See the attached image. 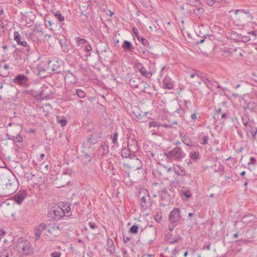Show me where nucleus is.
<instances>
[{
  "label": "nucleus",
  "instance_id": "1",
  "mask_svg": "<svg viewBox=\"0 0 257 257\" xmlns=\"http://www.w3.org/2000/svg\"><path fill=\"white\" fill-rule=\"evenodd\" d=\"M16 249L20 257L29 255L33 253L32 245L27 240L20 239L18 241Z\"/></svg>",
  "mask_w": 257,
  "mask_h": 257
},
{
  "label": "nucleus",
  "instance_id": "2",
  "mask_svg": "<svg viewBox=\"0 0 257 257\" xmlns=\"http://www.w3.org/2000/svg\"><path fill=\"white\" fill-rule=\"evenodd\" d=\"M182 216L180 210L178 208H174L170 211L168 216V229L173 231L174 228L181 224Z\"/></svg>",
  "mask_w": 257,
  "mask_h": 257
},
{
  "label": "nucleus",
  "instance_id": "3",
  "mask_svg": "<svg viewBox=\"0 0 257 257\" xmlns=\"http://www.w3.org/2000/svg\"><path fill=\"white\" fill-rule=\"evenodd\" d=\"M18 181L14 176L5 188H1L0 191L1 196H8L15 193L18 189Z\"/></svg>",
  "mask_w": 257,
  "mask_h": 257
},
{
  "label": "nucleus",
  "instance_id": "4",
  "mask_svg": "<svg viewBox=\"0 0 257 257\" xmlns=\"http://www.w3.org/2000/svg\"><path fill=\"white\" fill-rule=\"evenodd\" d=\"M21 127L15 124L14 127L10 130V134H6V139L12 141L14 143H22L23 138L21 134Z\"/></svg>",
  "mask_w": 257,
  "mask_h": 257
},
{
  "label": "nucleus",
  "instance_id": "5",
  "mask_svg": "<svg viewBox=\"0 0 257 257\" xmlns=\"http://www.w3.org/2000/svg\"><path fill=\"white\" fill-rule=\"evenodd\" d=\"M167 159L176 161H181L186 156L185 153L180 147H176L168 153H165Z\"/></svg>",
  "mask_w": 257,
  "mask_h": 257
},
{
  "label": "nucleus",
  "instance_id": "6",
  "mask_svg": "<svg viewBox=\"0 0 257 257\" xmlns=\"http://www.w3.org/2000/svg\"><path fill=\"white\" fill-rule=\"evenodd\" d=\"M121 156L123 158H129L131 159H135V161L139 163V166L137 167V169H139L141 167L142 162L140 159L137 158L135 153L132 152V151H130V148L124 147L121 150Z\"/></svg>",
  "mask_w": 257,
  "mask_h": 257
},
{
  "label": "nucleus",
  "instance_id": "7",
  "mask_svg": "<svg viewBox=\"0 0 257 257\" xmlns=\"http://www.w3.org/2000/svg\"><path fill=\"white\" fill-rule=\"evenodd\" d=\"M13 82L18 85L24 87H27L29 86V78L24 74H18L13 79Z\"/></svg>",
  "mask_w": 257,
  "mask_h": 257
},
{
  "label": "nucleus",
  "instance_id": "8",
  "mask_svg": "<svg viewBox=\"0 0 257 257\" xmlns=\"http://www.w3.org/2000/svg\"><path fill=\"white\" fill-rule=\"evenodd\" d=\"M48 69L52 70L56 74L60 73L61 72V67L58 61L57 60H49L48 62Z\"/></svg>",
  "mask_w": 257,
  "mask_h": 257
},
{
  "label": "nucleus",
  "instance_id": "9",
  "mask_svg": "<svg viewBox=\"0 0 257 257\" xmlns=\"http://www.w3.org/2000/svg\"><path fill=\"white\" fill-rule=\"evenodd\" d=\"M127 147L130 148V151H132V152L136 153L138 151V142L134 136H130L128 137Z\"/></svg>",
  "mask_w": 257,
  "mask_h": 257
},
{
  "label": "nucleus",
  "instance_id": "10",
  "mask_svg": "<svg viewBox=\"0 0 257 257\" xmlns=\"http://www.w3.org/2000/svg\"><path fill=\"white\" fill-rule=\"evenodd\" d=\"M136 67L137 69L140 72L142 76L148 78H149L152 76V73L147 71L142 63H137L136 64Z\"/></svg>",
  "mask_w": 257,
  "mask_h": 257
},
{
  "label": "nucleus",
  "instance_id": "11",
  "mask_svg": "<svg viewBox=\"0 0 257 257\" xmlns=\"http://www.w3.org/2000/svg\"><path fill=\"white\" fill-rule=\"evenodd\" d=\"M26 191L23 190L19 191V192L15 194L13 198V200L17 204L20 205L26 198Z\"/></svg>",
  "mask_w": 257,
  "mask_h": 257
},
{
  "label": "nucleus",
  "instance_id": "12",
  "mask_svg": "<svg viewBox=\"0 0 257 257\" xmlns=\"http://www.w3.org/2000/svg\"><path fill=\"white\" fill-rule=\"evenodd\" d=\"M204 82L206 86L212 91L214 90L215 88H220V86L218 82L214 80H211L207 78L205 80Z\"/></svg>",
  "mask_w": 257,
  "mask_h": 257
},
{
  "label": "nucleus",
  "instance_id": "13",
  "mask_svg": "<svg viewBox=\"0 0 257 257\" xmlns=\"http://www.w3.org/2000/svg\"><path fill=\"white\" fill-rule=\"evenodd\" d=\"M53 216L55 220H59L64 216L65 215V211L61 208H57L53 210Z\"/></svg>",
  "mask_w": 257,
  "mask_h": 257
},
{
  "label": "nucleus",
  "instance_id": "14",
  "mask_svg": "<svg viewBox=\"0 0 257 257\" xmlns=\"http://www.w3.org/2000/svg\"><path fill=\"white\" fill-rule=\"evenodd\" d=\"M174 82L170 78L168 75H166L163 80V84L164 87L169 89H171L173 88Z\"/></svg>",
  "mask_w": 257,
  "mask_h": 257
},
{
  "label": "nucleus",
  "instance_id": "15",
  "mask_svg": "<svg viewBox=\"0 0 257 257\" xmlns=\"http://www.w3.org/2000/svg\"><path fill=\"white\" fill-rule=\"evenodd\" d=\"M51 94V91L48 87L44 86L41 88L40 95L42 99H47L49 98Z\"/></svg>",
  "mask_w": 257,
  "mask_h": 257
},
{
  "label": "nucleus",
  "instance_id": "16",
  "mask_svg": "<svg viewBox=\"0 0 257 257\" xmlns=\"http://www.w3.org/2000/svg\"><path fill=\"white\" fill-rule=\"evenodd\" d=\"M65 80L72 84L75 83L77 81L76 76L70 70H68L67 72V73L65 76Z\"/></svg>",
  "mask_w": 257,
  "mask_h": 257
},
{
  "label": "nucleus",
  "instance_id": "17",
  "mask_svg": "<svg viewBox=\"0 0 257 257\" xmlns=\"http://www.w3.org/2000/svg\"><path fill=\"white\" fill-rule=\"evenodd\" d=\"M122 48L126 52H132L134 49L132 44L128 41L124 40L122 44Z\"/></svg>",
  "mask_w": 257,
  "mask_h": 257
},
{
  "label": "nucleus",
  "instance_id": "18",
  "mask_svg": "<svg viewBox=\"0 0 257 257\" xmlns=\"http://www.w3.org/2000/svg\"><path fill=\"white\" fill-rule=\"evenodd\" d=\"M14 39L17 42L18 45H26V41L25 40L22 41L21 36L18 32L15 31L14 34Z\"/></svg>",
  "mask_w": 257,
  "mask_h": 257
},
{
  "label": "nucleus",
  "instance_id": "19",
  "mask_svg": "<svg viewBox=\"0 0 257 257\" xmlns=\"http://www.w3.org/2000/svg\"><path fill=\"white\" fill-rule=\"evenodd\" d=\"M107 245L108 246L107 251H108L110 254H114L115 251V248L113 240L110 238H108Z\"/></svg>",
  "mask_w": 257,
  "mask_h": 257
},
{
  "label": "nucleus",
  "instance_id": "20",
  "mask_svg": "<svg viewBox=\"0 0 257 257\" xmlns=\"http://www.w3.org/2000/svg\"><path fill=\"white\" fill-rule=\"evenodd\" d=\"M132 86L135 88H139L142 91L145 92H147V88L150 87L149 84L145 82H141L139 84H137V85H133L132 84Z\"/></svg>",
  "mask_w": 257,
  "mask_h": 257
},
{
  "label": "nucleus",
  "instance_id": "21",
  "mask_svg": "<svg viewBox=\"0 0 257 257\" xmlns=\"http://www.w3.org/2000/svg\"><path fill=\"white\" fill-rule=\"evenodd\" d=\"M118 136V134L116 132H115L113 134L111 135L112 143L113 144L111 148L113 149V150L117 149L119 147V144L117 142Z\"/></svg>",
  "mask_w": 257,
  "mask_h": 257
},
{
  "label": "nucleus",
  "instance_id": "22",
  "mask_svg": "<svg viewBox=\"0 0 257 257\" xmlns=\"http://www.w3.org/2000/svg\"><path fill=\"white\" fill-rule=\"evenodd\" d=\"M180 136L182 141L187 146L191 147L192 146V143L190 139L183 133L180 134Z\"/></svg>",
  "mask_w": 257,
  "mask_h": 257
},
{
  "label": "nucleus",
  "instance_id": "23",
  "mask_svg": "<svg viewBox=\"0 0 257 257\" xmlns=\"http://www.w3.org/2000/svg\"><path fill=\"white\" fill-rule=\"evenodd\" d=\"M44 182V179L42 177V174L40 173L35 174V177L33 178L32 183L35 185H41Z\"/></svg>",
  "mask_w": 257,
  "mask_h": 257
},
{
  "label": "nucleus",
  "instance_id": "24",
  "mask_svg": "<svg viewBox=\"0 0 257 257\" xmlns=\"http://www.w3.org/2000/svg\"><path fill=\"white\" fill-rule=\"evenodd\" d=\"M166 239L168 242L171 244H174L176 242H177L179 239H180L181 237H173V235L171 233H168L166 235Z\"/></svg>",
  "mask_w": 257,
  "mask_h": 257
},
{
  "label": "nucleus",
  "instance_id": "25",
  "mask_svg": "<svg viewBox=\"0 0 257 257\" xmlns=\"http://www.w3.org/2000/svg\"><path fill=\"white\" fill-rule=\"evenodd\" d=\"M245 126L246 127L245 131L246 133V136L247 137H248V132L251 133H252V131L253 132L255 130H257V127L255 125V123L253 121L249 122V124H248L247 126Z\"/></svg>",
  "mask_w": 257,
  "mask_h": 257
},
{
  "label": "nucleus",
  "instance_id": "26",
  "mask_svg": "<svg viewBox=\"0 0 257 257\" xmlns=\"http://www.w3.org/2000/svg\"><path fill=\"white\" fill-rule=\"evenodd\" d=\"M178 170H177L176 168L174 169V172L175 174L177 175L178 176H186L187 175V171L186 170L182 167L181 166H178Z\"/></svg>",
  "mask_w": 257,
  "mask_h": 257
},
{
  "label": "nucleus",
  "instance_id": "27",
  "mask_svg": "<svg viewBox=\"0 0 257 257\" xmlns=\"http://www.w3.org/2000/svg\"><path fill=\"white\" fill-rule=\"evenodd\" d=\"M23 48H22V51L26 55H28L30 54H32L33 52V50L31 49V46L29 45L26 42V45L22 46Z\"/></svg>",
  "mask_w": 257,
  "mask_h": 257
},
{
  "label": "nucleus",
  "instance_id": "28",
  "mask_svg": "<svg viewBox=\"0 0 257 257\" xmlns=\"http://www.w3.org/2000/svg\"><path fill=\"white\" fill-rule=\"evenodd\" d=\"M59 229V227L55 224H49L48 226L47 231L51 234H54V232Z\"/></svg>",
  "mask_w": 257,
  "mask_h": 257
},
{
  "label": "nucleus",
  "instance_id": "29",
  "mask_svg": "<svg viewBox=\"0 0 257 257\" xmlns=\"http://www.w3.org/2000/svg\"><path fill=\"white\" fill-rule=\"evenodd\" d=\"M161 197L164 200H168L170 197V195L167 189H164L160 193Z\"/></svg>",
  "mask_w": 257,
  "mask_h": 257
},
{
  "label": "nucleus",
  "instance_id": "30",
  "mask_svg": "<svg viewBox=\"0 0 257 257\" xmlns=\"http://www.w3.org/2000/svg\"><path fill=\"white\" fill-rule=\"evenodd\" d=\"M138 41L142 43V44L149 49H152V47L150 45L148 40L147 39L144 38L142 37H138Z\"/></svg>",
  "mask_w": 257,
  "mask_h": 257
},
{
  "label": "nucleus",
  "instance_id": "31",
  "mask_svg": "<svg viewBox=\"0 0 257 257\" xmlns=\"http://www.w3.org/2000/svg\"><path fill=\"white\" fill-rule=\"evenodd\" d=\"M199 154L198 151H191L190 153L189 157L190 159L194 161H196L199 159Z\"/></svg>",
  "mask_w": 257,
  "mask_h": 257
},
{
  "label": "nucleus",
  "instance_id": "32",
  "mask_svg": "<svg viewBox=\"0 0 257 257\" xmlns=\"http://www.w3.org/2000/svg\"><path fill=\"white\" fill-rule=\"evenodd\" d=\"M52 13L60 22H62L64 20V17L61 15L60 11H52Z\"/></svg>",
  "mask_w": 257,
  "mask_h": 257
},
{
  "label": "nucleus",
  "instance_id": "33",
  "mask_svg": "<svg viewBox=\"0 0 257 257\" xmlns=\"http://www.w3.org/2000/svg\"><path fill=\"white\" fill-rule=\"evenodd\" d=\"M75 41L76 43V45L78 47H80L87 42L86 39L83 38H80L79 37H75Z\"/></svg>",
  "mask_w": 257,
  "mask_h": 257
},
{
  "label": "nucleus",
  "instance_id": "34",
  "mask_svg": "<svg viewBox=\"0 0 257 257\" xmlns=\"http://www.w3.org/2000/svg\"><path fill=\"white\" fill-rule=\"evenodd\" d=\"M149 202L147 200L146 197L143 196L141 199V206L143 209H146L148 208Z\"/></svg>",
  "mask_w": 257,
  "mask_h": 257
},
{
  "label": "nucleus",
  "instance_id": "35",
  "mask_svg": "<svg viewBox=\"0 0 257 257\" xmlns=\"http://www.w3.org/2000/svg\"><path fill=\"white\" fill-rule=\"evenodd\" d=\"M242 123L245 126H247L248 124H249V122H251V120H250L248 116L247 115H243L241 117Z\"/></svg>",
  "mask_w": 257,
  "mask_h": 257
},
{
  "label": "nucleus",
  "instance_id": "36",
  "mask_svg": "<svg viewBox=\"0 0 257 257\" xmlns=\"http://www.w3.org/2000/svg\"><path fill=\"white\" fill-rule=\"evenodd\" d=\"M148 113V112H145L143 113V114H141V113H138L137 114H136V117L139 120H140L141 122H144L146 120L143 119V118L144 116H146Z\"/></svg>",
  "mask_w": 257,
  "mask_h": 257
},
{
  "label": "nucleus",
  "instance_id": "37",
  "mask_svg": "<svg viewBox=\"0 0 257 257\" xmlns=\"http://www.w3.org/2000/svg\"><path fill=\"white\" fill-rule=\"evenodd\" d=\"M76 93L79 97L81 98H83L86 96V93L82 90L80 89L76 90Z\"/></svg>",
  "mask_w": 257,
  "mask_h": 257
},
{
  "label": "nucleus",
  "instance_id": "38",
  "mask_svg": "<svg viewBox=\"0 0 257 257\" xmlns=\"http://www.w3.org/2000/svg\"><path fill=\"white\" fill-rule=\"evenodd\" d=\"M139 226L137 225H133L130 228V232L133 234H137L138 232Z\"/></svg>",
  "mask_w": 257,
  "mask_h": 257
},
{
  "label": "nucleus",
  "instance_id": "39",
  "mask_svg": "<svg viewBox=\"0 0 257 257\" xmlns=\"http://www.w3.org/2000/svg\"><path fill=\"white\" fill-rule=\"evenodd\" d=\"M34 32H36L37 33H40L41 34H43L44 33L43 31V29L42 27H41L40 25H36L34 27Z\"/></svg>",
  "mask_w": 257,
  "mask_h": 257
},
{
  "label": "nucleus",
  "instance_id": "40",
  "mask_svg": "<svg viewBox=\"0 0 257 257\" xmlns=\"http://www.w3.org/2000/svg\"><path fill=\"white\" fill-rule=\"evenodd\" d=\"M238 13H241L242 14L245 13L246 15H247V16L250 18V19H253V17H252V15L249 12H246L245 10H237L235 11V13L236 14Z\"/></svg>",
  "mask_w": 257,
  "mask_h": 257
},
{
  "label": "nucleus",
  "instance_id": "41",
  "mask_svg": "<svg viewBox=\"0 0 257 257\" xmlns=\"http://www.w3.org/2000/svg\"><path fill=\"white\" fill-rule=\"evenodd\" d=\"M183 194L187 198H190L192 194L190 190L188 189H184V190L182 191Z\"/></svg>",
  "mask_w": 257,
  "mask_h": 257
},
{
  "label": "nucleus",
  "instance_id": "42",
  "mask_svg": "<svg viewBox=\"0 0 257 257\" xmlns=\"http://www.w3.org/2000/svg\"><path fill=\"white\" fill-rule=\"evenodd\" d=\"M161 125V123L157 121H150L149 123V127L150 128L152 127H159Z\"/></svg>",
  "mask_w": 257,
  "mask_h": 257
},
{
  "label": "nucleus",
  "instance_id": "43",
  "mask_svg": "<svg viewBox=\"0 0 257 257\" xmlns=\"http://www.w3.org/2000/svg\"><path fill=\"white\" fill-rule=\"evenodd\" d=\"M174 113H178L180 116H182L184 115V111L181 108V106L179 105L178 107L174 111Z\"/></svg>",
  "mask_w": 257,
  "mask_h": 257
},
{
  "label": "nucleus",
  "instance_id": "44",
  "mask_svg": "<svg viewBox=\"0 0 257 257\" xmlns=\"http://www.w3.org/2000/svg\"><path fill=\"white\" fill-rule=\"evenodd\" d=\"M92 50V47L90 45H87L84 47V51L87 52L86 54V56H90L91 53L90 51Z\"/></svg>",
  "mask_w": 257,
  "mask_h": 257
},
{
  "label": "nucleus",
  "instance_id": "45",
  "mask_svg": "<svg viewBox=\"0 0 257 257\" xmlns=\"http://www.w3.org/2000/svg\"><path fill=\"white\" fill-rule=\"evenodd\" d=\"M42 231L39 230L37 227L35 230V235L36 240H39L40 238Z\"/></svg>",
  "mask_w": 257,
  "mask_h": 257
},
{
  "label": "nucleus",
  "instance_id": "46",
  "mask_svg": "<svg viewBox=\"0 0 257 257\" xmlns=\"http://www.w3.org/2000/svg\"><path fill=\"white\" fill-rule=\"evenodd\" d=\"M58 122L61 124L62 126H65L67 124V120L64 116L60 119H58Z\"/></svg>",
  "mask_w": 257,
  "mask_h": 257
},
{
  "label": "nucleus",
  "instance_id": "47",
  "mask_svg": "<svg viewBox=\"0 0 257 257\" xmlns=\"http://www.w3.org/2000/svg\"><path fill=\"white\" fill-rule=\"evenodd\" d=\"M59 43L63 51H66L68 50V47L66 44H65V42L63 40H60L59 41Z\"/></svg>",
  "mask_w": 257,
  "mask_h": 257
},
{
  "label": "nucleus",
  "instance_id": "48",
  "mask_svg": "<svg viewBox=\"0 0 257 257\" xmlns=\"http://www.w3.org/2000/svg\"><path fill=\"white\" fill-rule=\"evenodd\" d=\"M221 110H222L220 108H218V109H216L215 113L213 116L215 119H219V115L221 113Z\"/></svg>",
  "mask_w": 257,
  "mask_h": 257
},
{
  "label": "nucleus",
  "instance_id": "49",
  "mask_svg": "<svg viewBox=\"0 0 257 257\" xmlns=\"http://www.w3.org/2000/svg\"><path fill=\"white\" fill-rule=\"evenodd\" d=\"M4 33L5 31L4 28L3 23L2 21H0V38H3Z\"/></svg>",
  "mask_w": 257,
  "mask_h": 257
},
{
  "label": "nucleus",
  "instance_id": "50",
  "mask_svg": "<svg viewBox=\"0 0 257 257\" xmlns=\"http://www.w3.org/2000/svg\"><path fill=\"white\" fill-rule=\"evenodd\" d=\"M204 9L202 8H198L194 9L193 10V12L195 14H202L204 12Z\"/></svg>",
  "mask_w": 257,
  "mask_h": 257
},
{
  "label": "nucleus",
  "instance_id": "51",
  "mask_svg": "<svg viewBox=\"0 0 257 257\" xmlns=\"http://www.w3.org/2000/svg\"><path fill=\"white\" fill-rule=\"evenodd\" d=\"M208 135L204 136L202 138V142H201V144L205 145L208 144Z\"/></svg>",
  "mask_w": 257,
  "mask_h": 257
},
{
  "label": "nucleus",
  "instance_id": "52",
  "mask_svg": "<svg viewBox=\"0 0 257 257\" xmlns=\"http://www.w3.org/2000/svg\"><path fill=\"white\" fill-rule=\"evenodd\" d=\"M9 251L8 250H4L0 253V257H9Z\"/></svg>",
  "mask_w": 257,
  "mask_h": 257
},
{
  "label": "nucleus",
  "instance_id": "53",
  "mask_svg": "<svg viewBox=\"0 0 257 257\" xmlns=\"http://www.w3.org/2000/svg\"><path fill=\"white\" fill-rule=\"evenodd\" d=\"M80 13H81V14H80V16L83 17V18H82L83 21H84V22L86 21L87 20V17L89 16V13H84L82 12H81Z\"/></svg>",
  "mask_w": 257,
  "mask_h": 257
},
{
  "label": "nucleus",
  "instance_id": "54",
  "mask_svg": "<svg viewBox=\"0 0 257 257\" xmlns=\"http://www.w3.org/2000/svg\"><path fill=\"white\" fill-rule=\"evenodd\" d=\"M47 226L45 223H41L38 227H37L39 230L42 231L47 228Z\"/></svg>",
  "mask_w": 257,
  "mask_h": 257
},
{
  "label": "nucleus",
  "instance_id": "55",
  "mask_svg": "<svg viewBox=\"0 0 257 257\" xmlns=\"http://www.w3.org/2000/svg\"><path fill=\"white\" fill-rule=\"evenodd\" d=\"M154 219L157 222H159L162 219V214L160 213H157L155 216Z\"/></svg>",
  "mask_w": 257,
  "mask_h": 257
},
{
  "label": "nucleus",
  "instance_id": "56",
  "mask_svg": "<svg viewBox=\"0 0 257 257\" xmlns=\"http://www.w3.org/2000/svg\"><path fill=\"white\" fill-rule=\"evenodd\" d=\"M132 31L133 33L134 34L135 37L137 38V39H138V37H141V36H140L139 35V32L138 29L136 28H133L132 29Z\"/></svg>",
  "mask_w": 257,
  "mask_h": 257
},
{
  "label": "nucleus",
  "instance_id": "57",
  "mask_svg": "<svg viewBox=\"0 0 257 257\" xmlns=\"http://www.w3.org/2000/svg\"><path fill=\"white\" fill-rule=\"evenodd\" d=\"M255 163H256V160H255V158L251 157L250 158L249 162L247 163V164L248 165H254L255 164Z\"/></svg>",
  "mask_w": 257,
  "mask_h": 257
},
{
  "label": "nucleus",
  "instance_id": "58",
  "mask_svg": "<svg viewBox=\"0 0 257 257\" xmlns=\"http://www.w3.org/2000/svg\"><path fill=\"white\" fill-rule=\"evenodd\" d=\"M26 174L28 175L27 176V179L33 181V178L35 177V174H32V173H27Z\"/></svg>",
  "mask_w": 257,
  "mask_h": 257
},
{
  "label": "nucleus",
  "instance_id": "59",
  "mask_svg": "<svg viewBox=\"0 0 257 257\" xmlns=\"http://www.w3.org/2000/svg\"><path fill=\"white\" fill-rule=\"evenodd\" d=\"M61 253L60 251H55L51 254V257H60Z\"/></svg>",
  "mask_w": 257,
  "mask_h": 257
},
{
  "label": "nucleus",
  "instance_id": "60",
  "mask_svg": "<svg viewBox=\"0 0 257 257\" xmlns=\"http://www.w3.org/2000/svg\"><path fill=\"white\" fill-rule=\"evenodd\" d=\"M207 5L209 6H212L215 2L216 1V0H204Z\"/></svg>",
  "mask_w": 257,
  "mask_h": 257
},
{
  "label": "nucleus",
  "instance_id": "61",
  "mask_svg": "<svg viewBox=\"0 0 257 257\" xmlns=\"http://www.w3.org/2000/svg\"><path fill=\"white\" fill-rule=\"evenodd\" d=\"M196 112H197V111L195 110H194V113L193 114H192L191 115V118L192 119H193V120L196 119V118H197Z\"/></svg>",
  "mask_w": 257,
  "mask_h": 257
},
{
  "label": "nucleus",
  "instance_id": "62",
  "mask_svg": "<svg viewBox=\"0 0 257 257\" xmlns=\"http://www.w3.org/2000/svg\"><path fill=\"white\" fill-rule=\"evenodd\" d=\"M89 226L92 229H94V228L97 227V226L96 225V224L92 222H90L89 223Z\"/></svg>",
  "mask_w": 257,
  "mask_h": 257
},
{
  "label": "nucleus",
  "instance_id": "63",
  "mask_svg": "<svg viewBox=\"0 0 257 257\" xmlns=\"http://www.w3.org/2000/svg\"><path fill=\"white\" fill-rule=\"evenodd\" d=\"M242 39V41L244 42H247L250 40V38L249 37V36H243Z\"/></svg>",
  "mask_w": 257,
  "mask_h": 257
},
{
  "label": "nucleus",
  "instance_id": "64",
  "mask_svg": "<svg viewBox=\"0 0 257 257\" xmlns=\"http://www.w3.org/2000/svg\"><path fill=\"white\" fill-rule=\"evenodd\" d=\"M253 139H255L256 138V134H257V129L255 130L254 131L252 132V133H250Z\"/></svg>",
  "mask_w": 257,
  "mask_h": 257
}]
</instances>
